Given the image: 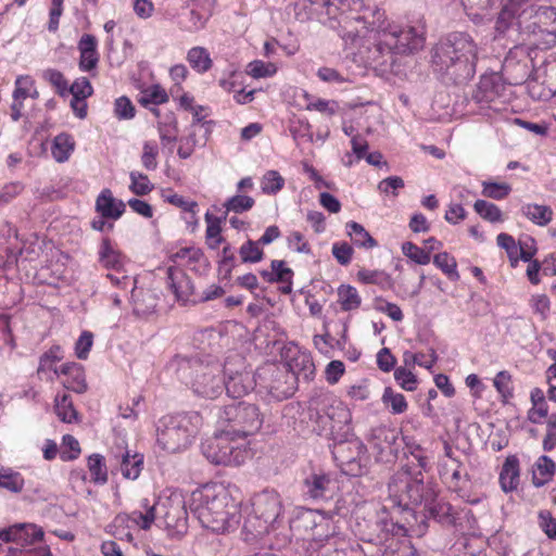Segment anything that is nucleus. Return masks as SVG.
<instances>
[{
    "label": "nucleus",
    "mask_w": 556,
    "mask_h": 556,
    "mask_svg": "<svg viewBox=\"0 0 556 556\" xmlns=\"http://www.w3.org/2000/svg\"><path fill=\"white\" fill-rule=\"evenodd\" d=\"M285 186L283 177L277 170H268L261 180L262 191L266 194H276Z\"/></svg>",
    "instance_id": "obj_40"
},
{
    "label": "nucleus",
    "mask_w": 556,
    "mask_h": 556,
    "mask_svg": "<svg viewBox=\"0 0 556 556\" xmlns=\"http://www.w3.org/2000/svg\"><path fill=\"white\" fill-rule=\"evenodd\" d=\"M388 490L392 507L406 513L437 496L432 484L424 481L422 472H413L409 467H403L392 476Z\"/></svg>",
    "instance_id": "obj_4"
},
{
    "label": "nucleus",
    "mask_w": 556,
    "mask_h": 556,
    "mask_svg": "<svg viewBox=\"0 0 556 556\" xmlns=\"http://www.w3.org/2000/svg\"><path fill=\"white\" fill-rule=\"evenodd\" d=\"M394 379L406 391H414L417 388L416 376L405 367H399L394 371Z\"/></svg>",
    "instance_id": "obj_51"
},
{
    "label": "nucleus",
    "mask_w": 556,
    "mask_h": 556,
    "mask_svg": "<svg viewBox=\"0 0 556 556\" xmlns=\"http://www.w3.org/2000/svg\"><path fill=\"white\" fill-rule=\"evenodd\" d=\"M473 208L483 219L490 223L503 220V213L497 205L485 200H477Z\"/></svg>",
    "instance_id": "obj_36"
},
{
    "label": "nucleus",
    "mask_w": 556,
    "mask_h": 556,
    "mask_svg": "<svg viewBox=\"0 0 556 556\" xmlns=\"http://www.w3.org/2000/svg\"><path fill=\"white\" fill-rule=\"evenodd\" d=\"M332 254L341 265H348L353 255V249L348 243H334L332 245Z\"/></svg>",
    "instance_id": "obj_61"
},
{
    "label": "nucleus",
    "mask_w": 556,
    "mask_h": 556,
    "mask_svg": "<svg viewBox=\"0 0 556 556\" xmlns=\"http://www.w3.org/2000/svg\"><path fill=\"white\" fill-rule=\"evenodd\" d=\"M68 91L73 97L86 100L92 94V86L86 77H83L76 79L70 87Z\"/></svg>",
    "instance_id": "obj_58"
},
{
    "label": "nucleus",
    "mask_w": 556,
    "mask_h": 556,
    "mask_svg": "<svg viewBox=\"0 0 556 556\" xmlns=\"http://www.w3.org/2000/svg\"><path fill=\"white\" fill-rule=\"evenodd\" d=\"M205 220L207 223L206 239L207 240H211V239L215 240V243L213 245H211V248L215 249L224 240L223 237L220 236V232H222V227H220L222 218L214 217L210 213H206L205 214Z\"/></svg>",
    "instance_id": "obj_48"
},
{
    "label": "nucleus",
    "mask_w": 556,
    "mask_h": 556,
    "mask_svg": "<svg viewBox=\"0 0 556 556\" xmlns=\"http://www.w3.org/2000/svg\"><path fill=\"white\" fill-rule=\"evenodd\" d=\"M522 34L533 38V43L539 48H553L556 45V9L535 7Z\"/></svg>",
    "instance_id": "obj_10"
},
{
    "label": "nucleus",
    "mask_w": 556,
    "mask_h": 556,
    "mask_svg": "<svg viewBox=\"0 0 556 556\" xmlns=\"http://www.w3.org/2000/svg\"><path fill=\"white\" fill-rule=\"evenodd\" d=\"M264 422V414L258 406L248 402H233L224 406L218 414L223 432L237 437L257 433Z\"/></svg>",
    "instance_id": "obj_8"
},
{
    "label": "nucleus",
    "mask_w": 556,
    "mask_h": 556,
    "mask_svg": "<svg viewBox=\"0 0 556 556\" xmlns=\"http://www.w3.org/2000/svg\"><path fill=\"white\" fill-rule=\"evenodd\" d=\"M172 366L176 367L178 377L190 384L193 392L202 397L215 399L222 394L225 384L222 365L214 362L204 363L200 358L176 356Z\"/></svg>",
    "instance_id": "obj_3"
},
{
    "label": "nucleus",
    "mask_w": 556,
    "mask_h": 556,
    "mask_svg": "<svg viewBox=\"0 0 556 556\" xmlns=\"http://www.w3.org/2000/svg\"><path fill=\"white\" fill-rule=\"evenodd\" d=\"M396 434L394 431L389 430L387 428H378L374 431V446L380 451H383L386 447H390L396 441Z\"/></svg>",
    "instance_id": "obj_52"
},
{
    "label": "nucleus",
    "mask_w": 556,
    "mask_h": 556,
    "mask_svg": "<svg viewBox=\"0 0 556 556\" xmlns=\"http://www.w3.org/2000/svg\"><path fill=\"white\" fill-rule=\"evenodd\" d=\"M42 529L34 523H15L0 530V540L15 542L22 546H30L42 540Z\"/></svg>",
    "instance_id": "obj_15"
},
{
    "label": "nucleus",
    "mask_w": 556,
    "mask_h": 556,
    "mask_svg": "<svg viewBox=\"0 0 556 556\" xmlns=\"http://www.w3.org/2000/svg\"><path fill=\"white\" fill-rule=\"evenodd\" d=\"M404 531V527L399 523L380 518L375 522L372 532L364 535L363 540L374 544H380L387 541L390 534H401Z\"/></svg>",
    "instance_id": "obj_22"
},
{
    "label": "nucleus",
    "mask_w": 556,
    "mask_h": 556,
    "mask_svg": "<svg viewBox=\"0 0 556 556\" xmlns=\"http://www.w3.org/2000/svg\"><path fill=\"white\" fill-rule=\"evenodd\" d=\"M115 114L118 118L134 117L135 108L128 98L121 97L115 101Z\"/></svg>",
    "instance_id": "obj_63"
},
{
    "label": "nucleus",
    "mask_w": 556,
    "mask_h": 556,
    "mask_svg": "<svg viewBox=\"0 0 556 556\" xmlns=\"http://www.w3.org/2000/svg\"><path fill=\"white\" fill-rule=\"evenodd\" d=\"M42 77L49 81L61 96H64L67 91V81L60 71L48 68L43 71Z\"/></svg>",
    "instance_id": "obj_53"
},
{
    "label": "nucleus",
    "mask_w": 556,
    "mask_h": 556,
    "mask_svg": "<svg viewBox=\"0 0 556 556\" xmlns=\"http://www.w3.org/2000/svg\"><path fill=\"white\" fill-rule=\"evenodd\" d=\"M163 198L166 202L189 213L191 218L195 217V208L198 207V203L195 201H188L177 193L163 194Z\"/></svg>",
    "instance_id": "obj_50"
},
{
    "label": "nucleus",
    "mask_w": 556,
    "mask_h": 556,
    "mask_svg": "<svg viewBox=\"0 0 556 556\" xmlns=\"http://www.w3.org/2000/svg\"><path fill=\"white\" fill-rule=\"evenodd\" d=\"M63 446L65 448H68L70 452H67V451L61 452L62 460H64V462L74 460L78 457V455L80 453V447H79L78 441L73 435L65 434L63 437Z\"/></svg>",
    "instance_id": "obj_57"
},
{
    "label": "nucleus",
    "mask_w": 556,
    "mask_h": 556,
    "mask_svg": "<svg viewBox=\"0 0 556 556\" xmlns=\"http://www.w3.org/2000/svg\"><path fill=\"white\" fill-rule=\"evenodd\" d=\"M228 435L224 432L206 440L202 444L203 455L215 465L240 466L245 462L249 453L245 448L230 442Z\"/></svg>",
    "instance_id": "obj_11"
},
{
    "label": "nucleus",
    "mask_w": 556,
    "mask_h": 556,
    "mask_svg": "<svg viewBox=\"0 0 556 556\" xmlns=\"http://www.w3.org/2000/svg\"><path fill=\"white\" fill-rule=\"evenodd\" d=\"M329 20L337 21L339 35L344 41L355 43L374 34V49L368 60L376 65L393 61L394 54H409L425 46L422 27L402 26L387 20L384 11L363 0H324Z\"/></svg>",
    "instance_id": "obj_1"
},
{
    "label": "nucleus",
    "mask_w": 556,
    "mask_h": 556,
    "mask_svg": "<svg viewBox=\"0 0 556 556\" xmlns=\"http://www.w3.org/2000/svg\"><path fill=\"white\" fill-rule=\"evenodd\" d=\"M275 72L276 67L274 64L265 63L260 60L250 62L247 68V73L254 78L269 77L274 75Z\"/></svg>",
    "instance_id": "obj_49"
},
{
    "label": "nucleus",
    "mask_w": 556,
    "mask_h": 556,
    "mask_svg": "<svg viewBox=\"0 0 556 556\" xmlns=\"http://www.w3.org/2000/svg\"><path fill=\"white\" fill-rule=\"evenodd\" d=\"M34 80L29 76H20L15 81V89L13 92V99L16 101L25 100L30 96V89L33 88Z\"/></svg>",
    "instance_id": "obj_55"
},
{
    "label": "nucleus",
    "mask_w": 556,
    "mask_h": 556,
    "mask_svg": "<svg viewBox=\"0 0 556 556\" xmlns=\"http://www.w3.org/2000/svg\"><path fill=\"white\" fill-rule=\"evenodd\" d=\"M74 147L75 142L68 134H59L53 139V143L51 147L52 156L59 163L65 162L68 160L70 155L74 151Z\"/></svg>",
    "instance_id": "obj_27"
},
{
    "label": "nucleus",
    "mask_w": 556,
    "mask_h": 556,
    "mask_svg": "<svg viewBox=\"0 0 556 556\" xmlns=\"http://www.w3.org/2000/svg\"><path fill=\"white\" fill-rule=\"evenodd\" d=\"M224 389L231 397L245 395L252 389V381L249 374L237 372L225 380Z\"/></svg>",
    "instance_id": "obj_26"
},
{
    "label": "nucleus",
    "mask_w": 556,
    "mask_h": 556,
    "mask_svg": "<svg viewBox=\"0 0 556 556\" xmlns=\"http://www.w3.org/2000/svg\"><path fill=\"white\" fill-rule=\"evenodd\" d=\"M159 148L155 142L146 141L142 147L141 163L147 170H155L157 168Z\"/></svg>",
    "instance_id": "obj_45"
},
{
    "label": "nucleus",
    "mask_w": 556,
    "mask_h": 556,
    "mask_svg": "<svg viewBox=\"0 0 556 556\" xmlns=\"http://www.w3.org/2000/svg\"><path fill=\"white\" fill-rule=\"evenodd\" d=\"M357 278L363 283L377 285L383 290H390L394 285L390 275L383 270H369L363 268L357 271Z\"/></svg>",
    "instance_id": "obj_30"
},
{
    "label": "nucleus",
    "mask_w": 556,
    "mask_h": 556,
    "mask_svg": "<svg viewBox=\"0 0 556 556\" xmlns=\"http://www.w3.org/2000/svg\"><path fill=\"white\" fill-rule=\"evenodd\" d=\"M338 302L342 311L350 312L357 309L362 304V299L357 290L350 285H341L338 288Z\"/></svg>",
    "instance_id": "obj_32"
},
{
    "label": "nucleus",
    "mask_w": 556,
    "mask_h": 556,
    "mask_svg": "<svg viewBox=\"0 0 556 556\" xmlns=\"http://www.w3.org/2000/svg\"><path fill=\"white\" fill-rule=\"evenodd\" d=\"M93 343V334L89 331H84L75 344V353L79 359H86Z\"/></svg>",
    "instance_id": "obj_56"
},
{
    "label": "nucleus",
    "mask_w": 556,
    "mask_h": 556,
    "mask_svg": "<svg viewBox=\"0 0 556 556\" xmlns=\"http://www.w3.org/2000/svg\"><path fill=\"white\" fill-rule=\"evenodd\" d=\"M201 425L197 412L164 416L159 421L156 442L168 453L180 452L191 444Z\"/></svg>",
    "instance_id": "obj_6"
},
{
    "label": "nucleus",
    "mask_w": 556,
    "mask_h": 556,
    "mask_svg": "<svg viewBox=\"0 0 556 556\" xmlns=\"http://www.w3.org/2000/svg\"><path fill=\"white\" fill-rule=\"evenodd\" d=\"M396 363V358L392 355L388 348L381 349L377 354V365L384 372L391 371Z\"/></svg>",
    "instance_id": "obj_62"
},
{
    "label": "nucleus",
    "mask_w": 556,
    "mask_h": 556,
    "mask_svg": "<svg viewBox=\"0 0 556 556\" xmlns=\"http://www.w3.org/2000/svg\"><path fill=\"white\" fill-rule=\"evenodd\" d=\"M511 191L510 185L506 182L483 181L482 195L493 200L505 199Z\"/></svg>",
    "instance_id": "obj_42"
},
{
    "label": "nucleus",
    "mask_w": 556,
    "mask_h": 556,
    "mask_svg": "<svg viewBox=\"0 0 556 556\" xmlns=\"http://www.w3.org/2000/svg\"><path fill=\"white\" fill-rule=\"evenodd\" d=\"M367 448L358 439L342 441L334 444L332 454L340 463L344 473L361 476L364 472Z\"/></svg>",
    "instance_id": "obj_13"
},
{
    "label": "nucleus",
    "mask_w": 556,
    "mask_h": 556,
    "mask_svg": "<svg viewBox=\"0 0 556 556\" xmlns=\"http://www.w3.org/2000/svg\"><path fill=\"white\" fill-rule=\"evenodd\" d=\"M227 492H216L214 488L205 486L191 493L189 507L204 528L214 532H225L231 526L235 517L228 505ZM233 509V505H231Z\"/></svg>",
    "instance_id": "obj_5"
},
{
    "label": "nucleus",
    "mask_w": 556,
    "mask_h": 556,
    "mask_svg": "<svg viewBox=\"0 0 556 556\" xmlns=\"http://www.w3.org/2000/svg\"><path fill=\"white\" fill-rule=\"evenodd\" d=\"M382 402L391 406L393 414H402L407 409V402L403 394L395 393L391 388H386Z\"/></svg>",
    "instance_id": "obj_44"
},
{
    "label": "nucleus",
    "mask_w": 556,
    "mask_h": 556,
    "mask_svg": "<svg viewBox=\"0 0 556 556\" xmlns=\"http://www.w3.org/2000/svg\"><path fill=\"white\" fill-rule=\"evenodd\" d=\"M346 229L348 235L356 245L365 249H372L378 245L377 241L361 224L350 222L346 224Z\"/></svg>",
    "instance_id": "obj_31"
},
{
    "label": "nucleus",
    "mask_w": 556,
    "mask_h": 556,
    "mask_svg": "<svg viewBox=\"0 0 556 556\" xmlns=\"http://www.w3.org/2000/svg\"><path fill=\"white\" fill-rule=\"evenodd\" d=\"M157 509L162 511L165 526L173 535H182L187 532V503L180 491H172L168 496L161 498Z\"/></svg>",
    "instance_id": "obj_12"
},
{
    "label": "nucleus",
    "mask_w": 556,
    "mask_h": 556,
    "mask_svg": "<svg viewBox=\"0 0 556 556\" xmlns=\"http://www.w3.org/2000/svg\"><path fill=\"white\" fill-rule=\"evenodd\" d=\"M131 300L134 313L137 316H146L151 314L157 305L156 294L149 289L136 288L131 289Z\"/></svg>",
    "instance_id": "obj_21"
},
{
    "label": "nucleus",
    "mask_w": 556,
    "mask_h": 556,
    "mask_svg": "<svg viewBox=\"0 0 556 556\" xmlns=\"http://www.w3.org/2000/svg\"><path fill=\"white\" fill-rule=\"evenodd\" d=\"M338 103L336 101H329L324 99H318L316 101L309 102L306 106L308 111H318L320 113L327 114L329 116L333 115L338 111Z\"/></svg>",
    "instance_id": "obj_60"
},
{
    "label": "nucleus",
    "mask_w": 556,
    "mask_h": 556,
    "mask_svg": "<svg viewBox=\"0 0 556 556\" xmlns=\"http://www.w3.org/2000/svg\"><path fill=\"white\" fill-rule=\"evenodd\" d=\"M334 482L325 472H312L303 481V494L313 501L328 500L332 496Z\"/></svg>",
    "instance_id": "obj_17"
},
{
    "label": "nucleus",
    "mask_w": 556,
    "mask_h": 556,
    "mask_svg": "<svg viewBox=\"0 0 556 556\" xmlns=\"http://www.w3.org/2000/svg\"><path fill=\"white\" fill-rule=\"evenodd\" d=\"M403 253L419 265H427L430 262V252L417 247L412 242H405L402 245Z\"/></svg>",
    "instance_id": "obj_47"
},
{
    "label": "nucleus",
    "mask_w": 556,
    "mask_h": 556,
    "mask_svg": "<svg viewBox=\"0 0 556 556\" xmlns=\"http://www.w3.org/2000/svg\"><path fill=\"white\" fill-rule=\"evenodd\" d=\"M88 468L93 482L104 484L108 481V470L102 455H90L88 458Z\"/></svg>",
    "instance_id": "obj_37"
},
{
    "label": "nucleus",
    "mask_w": 556,
    "mask_h": 556,
    "mask_svg": "<svg viewBox=\"0 0 556 556\" xmlns=\"http://www.w3.org/2000/svg\"><path fill=\"white\" fill-rule=\"evenodd\" d=\"M203 256L199 249L182 248L177 251L172 257L173 261L179 265H186L198 262Z\"/></svg>",
    "instance_id": "obj_54"
},
{
    "label": "nucleus",
    "mask_w": 556,
    "mask_h": 556,
    "mask_svg": "<svg viewBox=\"0 0 556 556\" xmlns=\"http://www.w3.org/2000/svg\"><path fill=\"white\" fill-rule=\"evenodd\" d=\"M254 205V199L249 195L237 194L226 201V214L228 212L242 213L249 211Z\"/></svg>",
    "instance_id": "obj_46"
},
{
    "label": "nucleus",
    "mask_w": 556,
    "mask_h": 556,
    "mask_svg": "<svg viewBox=\"0 0 556 556\" xmlns=\"http://www.w3.org/2000/svg\"><path fill=\"white\" fill-rule=\"evenodd\" d=\"M143 465V456L141 454L130 455L129 452H126L123 455V459L121 463V471L122 475L126 479L135 480L139 477Z\"/></svg>",
    "instance_id": "obj_33"
},
{
    "label": "nucleus",
    "mask_w": 556,
    "mask_h": 556,
    "mask_svg": "<svg viewBox=\"0 0 556 556\" xmlns=\"http://www.w3.org/2000/svg\"><path fill=\"white\" fill-rule=\"evenodd\" d=\"M308 419L317 434H333L350 424L352 417L345 404L329 392H319L308 401Z\"/></svg>",
    "instance_id": "obj_7"
},
{
    "label": "nucleus",
    "mask_w": 556,
    "mask_h": 556,
    "mask_svg": "<svg viewBox=\"0 0 556 556\" xmlns=\"http://www.w3.org/2000/svg\"><path fill=\"white\" fill-rule=\"evenodd\" d=\"M429 516L437 520L439 523L443 526H454L457 519V514L454 511L453 506L443 501L430 500L428 503H425Z\"/></svg>",
    "instance_id": "obj_23"
},
{
    "label": "nucleus",
    "mask_w": 556,
    "mask_h": 556,
    "mask_svg": "<svg viewBox=\"0 0 556 556\" xmlns=\"http://www.w3.org/2000/svg\"><path fill=\"white\" fill-rule=\"evenodd\" d=\"M433 263L439 267L451 280L456 281L459 279V274L456 269L457 263L453 256L446 252L434 255Z\"/></svg>",
    "instance_id": "obj_39"
},
{
    "label": "nucleus",
    "mask_w": 556,
    "mask_h": 556,
    "mask_svg": "<svg viewBox=\"0 0 556 556\" xmlns=\"http://www.w3.org/2000/svg\"><path fill=\"white\" fill-rule=\"evenodd\" d=\"M96 210L103 218L117 219L123 215L125 204L123 201H117L111 190L104 189L97 198Z\"/></svg>",
    "instance_id": "obj_20"
},
{
    "label": "nucleus",
    "mask_w": 556,
    "mask_h": 556,
    "mask_svg": "<svg viewBox=\"0 0 556 556\" xmlns=\"http://www.w3.org/2000/svg\"><path fill=\"white\" fill-rule=\"evenodd\" d=\"M159 132L163 146L175 143L177 140V123L173 119L168 124H160Z\"/></svg>",
    "instance_id": "obj_59"
},
{
    "label": "nucleus",
    "mask_w": 556,
    "mask_h": 556,
    "mask_svg": "<svg viewBox=\"0 0 556 556\" xmlns=\"http://www.w3.org/2000/svg\"><path fill=\"white\" fill-rule=\"evenodd\" d=\"M337 534L338 527L331 519L319 516L318 520H313L312 538L314 541L323 543Z\"/></svg>",
    "instance_id": "obj_29"
},
{
    "label": "nucleus",
    "mask_w": 556,
    "mask_h": 556,
    "mask_svg": "<svg viewBox=\"0 0 556 556\" xmlns=\"http://www.w3.org/2000/svg\"><path fill=\"white\" fill-rule=\"evenodd\" d=\"M534 5L529 0H508L500 12L495 28L500 34H504L510 27L516 25L520 34L533 15Z\"/></svg>",
    "instance_id": "obj_14"
},
{
    "label": "nucleus",
    "mask_w": 556,
    "mask_h": 556,
    "mask_svg": "<svg viewBox=\"0 0 556 556\" xmlns=\"http://www.w3.org/2000/svg\"><path fill=\"white\" fill-rule=\"evenodd\" d=\"M281 508L280 496L277 492L265 490L255 494L252 500V513L247 517L243 530L252 538L267 533L279 517Z\"/></svg>",
    "instance_id": "obj_9"
},
{
    "label": "nucleus",
    "mask_w": 556,
    "mask_h": 556,
    "mask_svg": "<svg viewBox=\"0 0 556 556\" xmlns=\"http://www.w3.org/2000/svg\"><path fill=\"white\" fill-rule=\"evenodd\" d=\"M129 189L136 195H146L153 190V185L146 174L132 170L129 174Z\"/></svg>",
    "instance_id": "obj_41"
},
{
    "label": "nucleus",
    "mask_w": 556,
    "mask_h": 556,
    "mask_svg": "<svg viewBox=\"0 0 556 556\" xmlns=\"http://www.w3.org/2000/svg\"><path fill=\"white\" fill-rule=\"evenodd\" d=\"M187 60L190 65L200 73L207 72L212 66L210 54L203 47L191 48L188 52Z\"/></svg>",
    "instance_id": "obj_34"
},
{
    "label": "nucleus",
    "mask_w": 556,
    "mask_h": 556,
    "mask_svg": "<svg viewBox=\"0 0 556 556\" xmlns=\"http://www.w3.org/2000/svg\"><path fill=\"white\" fill-rule=\"evenodd\" d=\"M521 213L539 226H546L553 218V210L547 205L525 204L521 207Z\"/></svg>",
    "instance_id": "obj_28"
},
{
    "label": "nucleus",
    "mask_w": 556,
    "mask_h": 556,
    "mask_svg": "<svg viewBox=\"0 0 556 556\" xmlns=\"http://www.w3.org/2000/svg\"><path fill=\"white\" fill-rule=\"evenodd\" d=\"M0 488L13 493H20L24 488V479L17 471L11 468H2L0 470Z\"/></svg>",
    "instance_id": "obj_35"
},
{
    "label": "nucleus",
    "mask_w": 556,
    "mask_h": 556,
    "mask_svg": "<svg viewBox=\"0 0 556 556\" xmlns=\"http://www.w3.org/2000/svg\"><path fill=\"white\" fill-rule=\"evenodd\" d=\"M519 481V459L515 455L507 456L500 472L501 489L505 493L513 492L518 488Z\"/></svg>",
    "instance_id": "obj_19"
},
{
    "label": "nucleus",
    "mask_w": 556,
    "mask_h": 556,
    "mask_svg": "<svg viewBox=\"0 0 556 556\" xmlns=\"http://www.w3.org/2000/svg\"><path fill=\"white\" fill-rule=\"evenodd\" d=\"M58 417L64 422H72L76 419L77 413L73 407L70 395L63 394L55 397L54 405Z\"/></svg>",
    "instance_id": "obj_38"
},
{
    "label": "nucleus",
    "mask_w": 556,
    "mask_h": 556,
    "mask_svg": "<svg viewBox=\"0 0 556 556\" xmlns=\"http://www.w3.org/2000/svg\"><path fill=\"white\" fill-rule=\"evenodd\" d=\"M556 465L546 455L538 458L532 468V483L536 488L545 485L555 475Z\"/></svg>",
    "instance_id": "obj_25"
},
{
    "label": "nucleus",
    "mask_w": 556,
    "mask_h": 556,
    "mask_svg": "<svg viewBox=\"0 0 556 556\" xmlns=\"http://www.w3.org/2000/svg\"><path fill=\"white\" fill-rule=\"evenodd\" d=\"M540 525L546 535L551 539H556V520L552 517L549 511H541L539 515Z\"/></svg>",
    "instance_id": "obj_64"
},
{
    "label": "nucleus",
    "mask_w": 556,
    "mask_h": 556,
    "mask_svg": "<svg viewBox=\"0 0 556 556\" xmlns=\"http://www.w3.org/2000/svg\"><path fill=\"white\" fill-rule=\"evenodd\" d=\"M258 241L248 240L241 245L239 254L242 263H257L262 261L264 252L260 248Z\"/></svg>",
    "instance_id": "obj_43"
},
{
    "label": "nucleus",
    "mask_w": 556,
    "mask_h": 556,
    "mask_svg": "<svg viewBox=\"0 0 556 556\" xmlns=\"http://www.w3.org/2000/svg\"><path fill=\"white\" fill-rule=\"evenodd\" d=\"M478 48L466 33L455 31L441 39L433 48L432 63L435 71L454 84L471 79L476 73Z\"/></svg>",
    "instance_id": "obj_2"
},
{
    "label": "nucleus",
    "mask_w": 556,
    "mask_h": 556,
    "mask_svg": "<svg viewBox=\"0 0 556 556\" xmlns=\"http://www.w3.org/2000/svg\"><path fill=\"white\" fill-rule=\"evenodd\" d=\"M99 261L106 269L118 271L124 267L125 256L112 245L109 239H104L100 245Z\"/></svg>",
    "instance_id": "obj_24"
},
{
    "label": "nucleus",
    "mask_w": 556,
    "mask_h": 556,
    "mask_svg": "<svg viewBox=\"0 0 556 556\" xmlns=\"http://www.w3.org/2000/svg\"><path fill=\"white\" fill-rule=\"evenodd\" d=\"M167 279L168 285L178 300L186 301L193 293L192 281L180 267H169Z\"/></svg>",
    "instance_id": "obj_18"
},
{
    "label": "nucleus",
    "mask_w": 556,
    "mask_h": 556,
    "mask_svg": "<svg viewBox=\"0 0 556 556\" xmlns=\"http://www.w3.org/2000/svg\"><path fill=\"white\" fill-rule=\"evenodd\" d=\"M462 463L457 458H452V464H443L441 475L445 477L448 488L457 493V495L465 502L470 504L479 503L478 498H469L466 493V485L469 481L467 472L463 473L460 470Z\"/></svg>",
    "instance_id": "obj_16"
}]
</instances>
